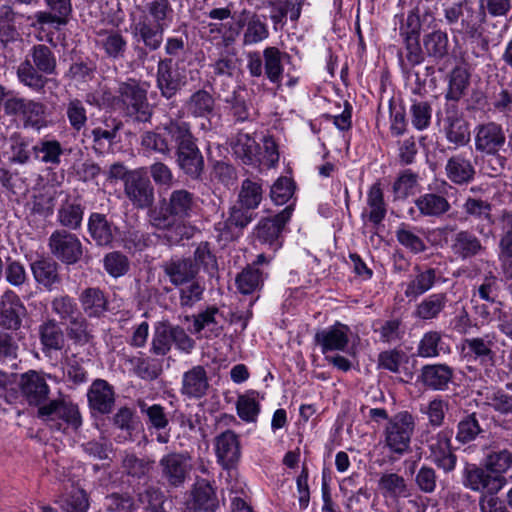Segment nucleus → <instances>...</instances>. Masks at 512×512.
Here are the masks:
<instances>
[{
    "instance_id": "nucleus-1",
    "label": "nucleus",
    "mask_w": 512,
    "mask_h": 512,
    "mask_svg": "<svg viewBox=\"0 0 512 512\" xmlns=\"http://www.w3.org/2000/svg\"><path fill=\"white\" fill-rule=\"evenodd\" d=\"M198 199L185 188L172 190L167 197L148 211V221L152 227L162 231H174L179 239L192 236L191 218L197 215Z\"/></svg>"
},
{
    "instance_id": "nucleus-2",
    "label": "nucleus",
    "mask_w": 512,
    "mask_h": 512,
    "mask_svg": "<svg viewBox=\"0 0 512 512\" xmlns=\"http://www.w3.org/2000/svg\"><path fill=\"white\" fill-rule=\"evenodd\" d=\"M171 136L174 140L173 152L179 170L191 180H201L205 162L190 122L186 121L183 129H177Z\"/></svg>"
},
{
    "instance_id": "nucleus-3",
    "label": "nucleus",
    "mask_w": 512,
    "mask_h": 512,
    "mask_svg": "<svg viewBox=\"0 0 512 512\" xmlns=\"http://www.w3.org/2000/svg\"><path fill=\"white\" fill-rule=\"evenodd\" d=\"M117 104L124 116L138 123L150 122L153 115L152 105L147 99V90L130 79L118 88Z\"/></svg>"
},
{
    "instance_id": "nucleus-4",
    "label": "nucleus",
    "mask_w": 512,
    "mask_h": 512,
    "mask_svg": "<svg viewBox=\"0 0 512 512\" xmlns=\"http://www.w3.org/2000/svg\"><path fill=\"white\" fill-rule=\"evenodd\" d=\"M415 427V418L410 412L394 414L388 419L383 431L385 447L399 457L410 453Z\"/></svg>"
},
{
    "instance_id": "nucleus-5",
    "label": "nucleus",
    "mask_w": 512,
    "mask_h": 512,
    "mask_svg": "<svg viewBox=\"0 0 512 512\" xmlns=\"http://www.w3.org/2000/svg\"><path fill=\"white\" fill-rule=\"evenodd\" d=\"M38 416L49 423L51 429L66 432L68 428L77 430L82 425V417L77 405L54 399L38 408Z\"/></svg>"
},
{
    "instance_id": "nucleus-6",
    "label": "nucleus",
    "mask_w": 512,
    "mask_h": 512,
    "mask_svg": "<svg viewBox=\"0 0 512 512\" xmlns=\"http://www.w3.org/2000/svg\"><path fill=\"white\" fill-rule=\"evenodd\" d=\"M255 217L256 213L252 210L237 203L233 204L228 210L227 217L214 226L217 242L226 246L228 243L238 240Z\"/></svg>"
},
{
    "instance_id": "nucleus-7",
    "label": "nucleus",
    "mask_w": 512,
    "mask_h": 512,
    "mask_svg": "<svg viewBox=\"0 0 512 512\" xmlns=\"http://www.w3.org/2000/svg\"><path fill=\"white\" fill-rule=\"evenodd\" d=\"M443 123V132L448 143L454 148L464 147L471 140L470 125L456 103L446 102L442 112L437 113Z\"/></svg>"
},
{
    "instance_id": "nucleus-8",
    "label": "nucleus",
    "mask_w": 512,
    "mask_h": 512,
    "mask_svg": "<svg viewBox=\"0 0 512 512\" xmlns=\"http://www.w3.org/2000/svg\"><path fill=\"white\" fill-rule=\"evenodd\" d=\"M173 343L184 352H190L195 345L194 340L182 327L171 325L169 322H159L154 330L151 352L164 356L170 351Z\"/></svg>"
},
{
    "instance_id": "nucleus-9",
    "label": "nucleus",
    "mask_w": 512,
    "mask_h": 512,
    "mask_svg": "<svg viewBox=\"0 0 512 512\" xmlns=\"http://www.w3.org/2000/svg\"><path fill=\"white\" fill-rule=\"evenodd\" d=\"M186 120L182 117L169 118L154 131H146L141 135V146L148 151H153L165 157H171L174 140L171 134L177 129L182 130Z\"/></svg>"
},
{
    "instance_id": "nucleus-10",
    "label": "nucleus",
    "mask_w": 512,
    "mask_h": 512,
    "mask_svg": "<svg viewBox=\"0 0 512 512\" xmlns=\"http://www.w3.org/2000/svg\"><path fill=\"white\" fill-rule=\"evenodd\" d=\"M51 254L60 262L73 265L83 255V245L77 235L66 229L53 231L48 239Z\"/></svg>"
},
{
    "instance_id": "nucleus-11",
    "label": "nucleus",
    "mask_w": 512,
    "mask_h": 512,
    "mask_svg": "<svg viewBox=\"0 0 512 512\" xmlns=\"http://www.w3.org/2000/svg\"><path fill=\"white\" fill-rule=\"evenodd\" d=\"M188 452H170L159 460L162 479L171 487H183L192 470Z\"/></svg>"
},
{
    "instance_id": "nucleus-12",
    "label": "nucleus",
    "mask_w": 512,
    "mask_h": 512,
    "mask_svg": "<svg viewBox=\"0 0 512 512\" xmlns=\"http://www.w3.org/2000/svg\"><path fill=\"white\" fill-rule=\"evenodd\" d=\"M293 206L288 205L274 217L262 218L254 228V236L262 244L276 251L283 244L282 231L290 220Z\"/></svg>"
},
{
    "instance_id": "nucleus-13",
    "label": "nucleus",
    "mask_w": 512,
    "mask_h": 512,
    "mask_svg": "<svg viewBox=\"0 0 512 512\" xmlns=\"http://www.w3.org/2000/svg\"><path fill=\"white\" fill-rule=\"evenodd\" d=\"M124 193L136 209L153 208L154 187L143 171L128 172L124 179Z\"/></svg>"
},
{
    "instance_id": "nucleus-14",
    "label": "nucleus",
    "mask_w": 512,
    "mask_h": 512,
    "mask_svg": "<svg viewBox=\"0 0 512 512\" xmlns=\"http://www.w3.org/2000/svg\"><path fill=\"white\" fill-rule=\"evenodd\" d=\"M502 475L493 473L488 467L466 463L463 471V485L476 492L496 494L504 486Z\"/></svg>"
},
{
    "instance_id": "nucleus-15",
    "label": "nucleus",
    "mask_w": 512,
    "mask_h": 512,
    "mask_svg": "<svg viewBox=\"0 0 512 512\" xmlns=\"http://www.w3.org/2000/svg\"><path fill=\"white\" fill-rule=\"evenodd\" d=\"M452 431L440 430L426 440L429 451V459L445 473L454 471L457 464V456L451 445Z\"/></svg>"
},
{
    "instance_id": "nucleus-16",
    "label": "nucleus",
    "mask_w": 512,
    "mask_h": 512,
    "mask_svg": "<svg viewBox=\"0 0 512 512\" xmlns=\"http://www.w3.org/2000/svg\"><path fill=\"white\" fill-rule=\"evenodd\" d=\"M507 137L503 126L489 121L476 125L474 128V146L480 154H497L505 151Z\"/></svg>"
},
{
    "instance_id": "nucleus-17",
    "label": "nucleus",
    "mask_w": 512,
    "mask_h": 512,
    "mask_svg": "<svg viewBox=\"0 0 512 512\" xmlns=\"http://www.w3.org/2000/svg\"><path fill=\"white\" fill-rule=\"evenodd\" d=\"M26 316L27 308L20 297L12 290L5 291L0 297V327L17 332Z\"/></svg>"
},
{
    "instance_id": "nucleus-18",
    "label": "nucleus",
    "mask_w": 512,
    "mask_h": 512,
    "mask_svg": "<svg viewBox=\"0 0 512 512\" xmlns=\"http://www.w3.org/2000/svg\"><path fill=\"white\" fill-rule=\"evenodd\" d=\"M88 233L99 247H113L120 235L119 227L106 214L92 212L87 222Z\"/></svg>"
},
{
    "instance_id": "nucleus-19",
    "label": "nucleus",
    "mask_w": 512,
    "mask_h": 512,
    "mask_svg": "<svg viewBox=\"0 0 512 512\" xmlns=\"http://www.w3.org/2000/svg\"><path fill=\"white\" fill-rule=\"evenodd\" d=\"M22 397L32 406L45 405L50 389L42 374L29 370L20 375L18 383Z\"/></svg>"
},
{
    "instance_id": "nucleus-20",
    "label": "nucleus",
    "mask_w": 512,
    "mask_h": 512,
    "mask_svg": "<svg viewBox=\"0 0 512 512\" xmlns=\"http://www.w3.org/2000/svg\"><path fill=\"white\" fill-rule=\"evenodd\" d=\"M440 279L441 273L438 269L415 265L404 294L408 299L415 300L431 290Z\"/></svg>"
},
{
    "instance_id": "nucleus-21",
    "label": "nucleus",
    "mask_w": 512,
    "mask_h": 512,
    "mask_svg": "<svg viewBox=\"0 0 512 512\" xmlns=\"http://www.w3.org/2000/svg\"><path fill=\"white\" fill-rule=\"evenodd\" d=\"M164 274L171 284L176 287L183 286L194 280L199 273L196 263L191 257L174 256L161 265Z\"/></svg>"
},
{
    "instance_id": "nucleus-22",
    "label": "nucleus",
    "mask_w": 512,
    "mask_h": 512,
    "mask_svg": "<svg viewBox=\"0 0 512 512\" xmlns=\"http://www.w3.org/2000/svg\"><path fill=\"white\" fill-rule=\"evenodd\" d=\"M350 328L340 322L316 332L314 341L326 356L328 352L345 351L349 343Z\"/></svg>"
},
{
    "instance_id": "nucleus-23",
    "label": "nucleus",
    "mask_w": 512,
    "mask_h": 512,
    "mask_svg": "<svg viewBox=\"0 0 512 512\" xmlns=\"http://www.w3.org/2000/svg\"><path fill=\"white\" fill-rule=\"evenodd\" d=\"M187 508L194 512H216L219 500L216 489L206 479H197L191 490Z\"/></svg>"
},
{
    "instance_id": "nucleus-24",
    "label": "nucleus",
    "mask_w": 512,
    "mask_h": 512,
    "mask_svg": "<svg viewBox=\"0 0 512 512\" xmlns=\"http://www.w3.org/2000/svg\"><path fill=\"white\" fill-rule=\"evenodd\" d=\"M215 451L218 462L224 469L232 468L240 459L241 450L238 435L226 430L215 438Z\"/></svg>"
},
{
    "instance_id": "nucleus-25",
    "label": "nucleus",
    "mask_w": 512,
    "mask_h": 512,
    "mask_svg": "<svg viewBox=\"0 0 512 512\" xmlns=\"http://www.w3.org/2000/svg\"><path fill=\"white\" fill-rule=\"evenodd\" d=\"M454 370L445 363L424 365L419 374V381L433 391H445L452 382Z\"/></svg>"
},
{
    "instance_id": "nucleus-26",
    "label": "nucleus",
    "mask_w": 512,
    "mask_h": 512,
    "mask_svg": "<svg viewBox=\"0 0 512 512\" xmlns=\"http://www.w3.org/2000/svg\"><path fill=\"white\" fill-rule=\"evenodd\" d=\"M41 350L45 355L61 351L65 346V334L61 324L54 318H46L37 328Z\"/></svg>"
},
{
    "instance_id": "nucleus-27",
    "label": "nucleus",
    "mask_w": 512,
    "mask_h": 512,
    "mask_svg": "<svg viewBox=\"0 0 512 512\" xmlns=\"http://www.w3.org/2000/svg\"><path fill=\"white\" fill-rule=\"evenodd\" d=\"M87 397L91 410L100 414L112 412L115 404V391L106 380H94L88 390Z\"/></svg>"
},
{
    "instance_id": "nucleus-28",
    "label": "nucleus",
    "mask_w": 512,
    "mask_h": 512,
    "mask_svg": "<svg viewBox=\"0 0 512 512\" xmlns=\"http://www.w3.org/2000/svg\"><path fill=\"white\" fill-rule=\"evenodd\" d=\"M233 155L244 165L256 166L259 161L260 145L250 133L237 132L229 140Z\"/></svg>"
},
{
    "instance_id": "nucleus-29",
    "label": "nucleus",
    "mask_w": 512,
    "mask_h": 512,
    "mask_svg": "<svg viewBox=\"0 0 512 512\" xmlns=\"http://www.w3.org/2000/svg\"><path fill=\"white\" fill-rule=\"evenodd\" d=\"M209 387L206 369L196 365L183 374L180 392L187 398L200 399L207 394Z\"/></svg>"
},
{
    "instance_id": "nucleus-30",
    "label": "nucleus",
    "mask_w": 512,
    "mask_h": 512,
    "mask_svg": "<svg viewBox=\"0 0 512 512\" xmlns=\"http://www.w3.org/2000/svg\"><path fill=\"white\" fill-rule=\"evenodd\" d=\"M450 249L461 260L471 259L485 251L481 240L470 230L457 231L451 240Z\"/></svg>"
},
{
    "instance_id": "nucleus-31",
    "label": "nucleus",
    "mask_w": 512,
    "mask_h": 512,
    "mask_svg": "<svg viewBox=\"0 0 512 512\" xmlns=\"http://www.w3.org/2000/svg\"><path fill=\"white\" fill-rule=\"evenodd\" d=\"M148 24L140 32H163L172 22L173 10L168 0H153L147 4Z\"/></svg>"
},
{
    "instance_id": "nucleus-32",
    "label": "nucleus",
    "mask_w": 512,
    "mask_h": 512,
    "mask_svg": "<svg viewBox=\"0 0 512 512\" xmlns=\"http://www.w3.org/2000/svg\"><path fill=\"white\" fill-rule=\"evenodd\" d=\"M447 178L456 185H467L471 183L476 170L471 160L463 153L451 156L445 165Z\"/></svg>"
},
{
    "instance_id": "nucleus-33",
    "label": "nucleus",
    "mask_w": 512,
    "mask_h": 512,
    "mask_svg": "<svg viewBox=\"0 0 512 512\" xmlns=\"http://www.w3.org/2000/svg\"><path fill=\"white\" fill-rule=\"evenodd\" d=\"M83 313L88 318H101L109 309L107 294L98 287H88L79 295Z\"/></svg>"
},
{
    "instance_id": "nucleus-34",
    "label": "nucleus",
    "mask_w": 512,
    "mask_h": 512,
    "mask_svg": "<svg viewBox=\"0 0 512 512\" xmlns=\"http://www.w3.org/2000/svg\"><path fill=\"white\" fill-rule=\"evenodd\" d=\"M414 204L423 217L441 218L451 210V204L442 193L426 192L414 200Z\"/></svg>"
},
{
    "instance_id": "nucleus-35",
    "label": "nucleus",
    "mask_w": 512,
    "mask_h": 512,
    "mask_svg": "<svg viewBox=\"0 0 512 512\" xmlns=\"http://www.w3.org/2000/svg\"><path fill=\"white\" fill-rule=\"evenodd\" d=\"M45 2L52 12L36 13V22L41 29L44 24H51L58 29L69 22L72 13L71 0H45Z\"/></svg>"
},
{
    "instance_id": "nucleus-36",
    "label": "nucleus",
    "mask_w": 512,
    "mask_h": 512,
    "mask_svg": "<svg viewBox=\"0 0 512 512\" xmlns=\"http://www.w3.org/2000/svg\"><path fill=\"white\" fill-rule=\"evenodd\" d=\"M503 232L499 239V260L506 275L512 279V211H503L500 218Z\"/></svg>"
},
{
    "instance_id": "nucleus-37",
    "label": "nucleus",
    "mask_w": 512,
    "mask_h": 512,
    "mask_svg": "<svg viewBox=\"0 0 512 512\" xmlns=\"http://www.w3.org/2000/svg\"><path fill=\"white\" fill-rule=\"evenodd\" d=\"M494 336L486 334L483 337L466 338L463 341L464 349L468 354L484 366H493L496 354L492 350Z\"/></svg>"
},
{
    "instance_id": "nucleus-38",
    "label": "nucleus",
    "mask_w": 512,
    "mask_h": 512,
    "mask_svg": "<svg viewBox=\"0 0 512 512\" xmlns=\"http://www.w3.org/2000/svg\"><path fill=\"white\" fill-rule=\"evenodd\" d=\"M218 316H222L218 307L208 306L205 310L193 316V332L198 334L205 331L207 338L220 336L223 327L218 320Z\"/></svg>"
},
{
    "instance_id": "nucleus-39",
    "label": "nucleus",
    "mask_w": 512,
    "mask_h": 512,
    "mask_svg": "<svg viewBox=\"0 0 512 512\" xmlns=\"http://www.w3.org/2000/svg\"><path fill=\"white\" fill-rule=\"evenodd\" d=\"M59 264L51 258H41L31 264V270L37 283L52 290L61 283Z\"/></svg>"
},
{
    "instance_id": "nucleus-40",
    "label": "nucleus",
    "mask_w": 512,
    "mask_h": 512,
    "mask_svg": "<svg viewBox=\"0 0 512 512\" xmlns=\"http://www.w3.org/2000/svg\"><path fill=\"white\" fill-rule=\"evenodd\" d=\"M448 302V295L445 292L430 294L417 304L414 316L424 321L437 319L446 309Z\"/></svg>"
},
{
    "instance_id": "nucleus-41",
    "label": "nucleus",
    "mask_w": 512,
    "mask_h": 512,
    "mask_svg": "<svg viewBox=\"0 0 512 512\" xmlns=\"http://www.w3.org/2000/svg\"><path fill=\"white\" fill-rule=\"evenodd\" d=\"M470 85V73L466 66L458 65L452 69L448 76V89L445 99L449 103H456L465 95Z\"/></svg>"
},
{
    "instance_id": "nucleus-42",
    "label": "nucleus",
    "mask_w": 512,
    "mask_h": 512,
    "mask_svg": "<svg viewBox=\"0 0 512 512\" xmlns=\"http://www.w3.org/2000/svg\"><path fill=\"white\" fill-rule=\"evenodd\" d=\"M157 85L166 98H171L180 89L181 79L178 72L172 68V60L165 59L158 63Z\"/></svg>"
},
{
    "instance_id": "nucleus-43",
    "label": "nucleus",
    "mask_w": 512,
    "mask_h": 512,
    "mask_svg": "<svg viewBox=\"0 0 512 512\" xmlns=\"http://www.w3.org/2000/svg\"><path fill=\"white\" fill-rule=\"evenodd\" d=\"M263 200L261 179L246 178L242 181L236 203L254 212Z\"/></svg>"
},
{
    "instance_id": "nucleus-44",
    "label": "nucleus",
    "mask_w": 512,
    "mask_h": 512,
    "mask_svg": "<svg viewBox=\"0 0 512 512\" xmlns=\"http://www.w3.org/2000/svg\"><path fill=\"white\" fill-rule=\"evenodd\" d=\"M449 352V346L444 343L442 333L436 330L425 332L417 345V355L421 358H436Z\"/></svg>"
},
{
    "instance_id": "nucleus-45",
    "label": "nucleus",
    "mask_w": 512,
    "mask_h": 512,
    "mask_svg": "<svg viewBox=\"0 0 512 512\" xmlns=\"http://www.w3.org/2000/svg\"><path fill=\"white\" fill-rule=\"evenodd\" d=\"M367 205L370 208L369 213L363 212L362 218L367 217L368 221L374 226H378L384 220L387 208L384 201V194L380 183H374L367 193Z\"/></svg>"
},
{
    "instance_id": "nucleus-46",
    "label": "nucleus",
    "mask_w": 512,
    "mask_h": 512,
    "mask_svg": "<svg viewBox=\"0 0 512 512\" xmlns=\"http://www.w3.org/2000/svg\"><path fill=\"white\" fill-rule=\"evenodd\" d=\"M484 433L485 430L480 425L477 413H466L457 423L455 440L465 445L483 436Z\"/></svg>"
},
{
    "instance_id": "nucleus-47",
    "label": "nucleus",
    "mask_w": 512,
    "mask_h": 512,
    "mask_svg": "<svg viewBox=\"0 0 512 512\" xmlns=\"http://www.w3.org/2000/svg\"><path fill=\"white\" fill-rule=\"evenodd\" d=\"M501 288L502 280L492 272H489L482 278L481 282L475 286L472 301L477 302V299H479L493 305L498 302Z\"/></svg>"
},
{
    "instance_id": "nucleus-48",
    "label": "nucleus",
    "mask_w": 512,
    "mask_h": 512,
    "mask_svg": "<svg viewBox=\"0 0 512 512\" xmlns=\"http://www.w3.org/2000/svg\"><path fill=\"white\" fill-rule=\"evenodd\" d=\"M84 209V206L79 202L65 201L57 211V221L67 230H79L82 227Z\"/></svg>"
},
{
    "instance_id": "nucleus-49",
    "label": "nucleus",
    "mask_w": 512,
    "mask_h": 512,
    "mask_svg": "<svg viewBox=\"0 0 512 512\" xmlns=\"http://www.w3.org/2000/svg\"><path fill=\"white\" fill-rule=\"evenodd\" d=\"M373 330L379 334L381 342L388 344L401 341L405 335V325L401 318L377 320L373 324Z\"/></svg>"
},
{
    "instance_id": "nucleus-50",
    "label": "nucleus",
    "mask_w": 512,
    "mask_h": 512,
    "mask_svg": "<svg viewBox=\"0 0 512 512\" xmlns=\"http://www.w3.org/2000/svg\"><path fill=\"white\" fill-rule=\"evenodd\" d=\"M34 157L42 163L57 166L64 149L57 140H41L32 147Z\"/></svg>"
},
{
    "instance_id": "nucleus-51",
    "label": "nucleus",
    "mask_w": 512,
    "mask_h": 512,
    "mask_svg": "<svg viewBox=\"0 0 512 512\" xmlns=\"http://www.w3.org/2000/svg\"><path fill=\"white\" fill-rule=\"evenodd\" d=\"M188 112L194 117H209L214 112L215 100L206 90L194 92L186 103Z\"/></svg>"
},
{
    "instance_id": "nucleus-52",
    "label": "nucleus",
    "mask_w": 512,
    "mask_h": 512,
    "mask_svg": "<svg viewBox=\"0 0 512 512\" xmlns=\"http://www.w3.org/2000/svg\"><path fill=\"white\" fill-rule=\"evenodd\" d=\"M282 53L276 47H267L263 51L264 74L273 84L280 85L283 76Z\"/></svg>"
},
{
    "instance_id": "nucleus-53",
    "label": "nucleus",
    "mask_w": 512,
    "mask_h": 512,
    "mask_svg": "<svg viewBox=\"0 0 512 512\" xmlns=\"http://www.w3.org/2000/svg\"><path fill=\"white\" fill-rule=\"evenodd\" d=\"M378 487L384 496L396 498L408 495L406 481L397 473H383L378 480Z\"/></svg>"
},
{
    "instance_id": "nucleus-54",
    "label": "nucleus",
    "mask_w": 512,
    "mask_h": 512,
    "mask_svg": "<svg viewBox=\"0 0 512 512\" xmlns=\"http://www.w3.org/2000/svg\"><path fill=\"white\" fill-rule=\"evenodd\" d=\"M209 18L213 20L209 23L210 32H235L243 28L241 20L238 21L237 28L233 26L234 16L231 14V10L228 7L212 9L209 12Z\"/></svg>"
},
{
    "instance_id": "nucleus-55",
    "label": "nucleus",
    "mask_w": 512,
    "mask_h": 512,
    "mask_svg": "<svg viewBox=\"0 0 512 512\" xmlns=\"http://www.w3.org/2000/svg\"><path fill=\"white\" fill-rule=\"evenodd\" d=\"M67 321V335L75 344L85 345L91 341L93 336L89 331V323L81 312Z\"/></svg>"
},
{
    "instance_id": "nucleus-56",
    "label": "nucleus",
    "mask_w": 512,
    "mask_h": 512,
    "mask_svg": "<svg viewBox=\"0 0 512 512\" xmlns=\"http://www.w3.org/2000/svg\"><path fill=\"white\" fill-rule=\"evenodd\" d=\"M262 284H263L262 272L254 266L246 267L236 277L237 288H238L239 292L242 294H252L256 290H258Z\"/></svg>"
},
{
    "instance_id": "nucleus-57",
    "label": "nucleus",
    "mask_w": 512,
    "mask_h": 512,
    "mask_svg": "<svg viewBox=\"0 0 512 512\" xmlns=\"http://www.w3.org/2000/svg\"><path fill=\"white\" fill-rule=\"evenodd\" d=\"M154 464L153 460L148 458H139L133 453H126L122 459V468L124 472L134 478L141 479L147 476Z\"/></svg>"
},
{
    "instance_id": "nucleus-58",
    "label": "nucleus",
    "mask_w": 512,
    "mask_h": 512,
    "mask_svg": "<svg viewBox=\"0 0 512 512\" xmlns=\"http://www.w3.org/2000/svg\"><path fill=\"white\" fill-rule=\"evenodd\" d=\"M128 362L132 366L133 372L143 380H154L161 373V365L157 360L149 357H131Z\"/></svg>"
},
{
    "instance_id": "nucleus-59",
    "label": "nucleus",
    "mask_w": 512,
    "mask_h": 512,
    "mask_svg": "<svg viewBox=\"0 0 512 512\" xmlns=\"http://www.w3.org/2000/svg\"><path fill=\"white\" fill-rule=\"evenodd\" d=\"M258 393L249 391L240 395L237 399L236 409L238 416L246 422H254L260 412V404L257 401Z\"/></svg>"
},
{
    "instance_id": "nucleus-60",
    "label": "nucleus",
    "mask_w": 512,
    "mask_h": 512,
    "mask_svg": "<svg viewBox=\"0 0 512 512\" xmlns=\"http://www.w3.org/2000/svg\"><path fill=\"white\" fill-rule=\"evenodd\" d=\"M464 212L467 216L476 220L486 222L488 225L494 223L491 211L492 205L485 200L469 197L463 204Z\"/></svg>"
},
{
    "instance_id": "nucleus-61",
    "label": "nucleus",
    "mask_w": 512,
    "mask_h": 512,
    "mask_svg": "<svg viewBox=\"0 0 512 512\" xmlns=\"http://www.w3.org/2000/svg\"><path fill=\"white\" fill-rule=\"evenodd\" d=\"M205 286L197 280L179 286V305L181 308H192L196 303L203 299Z\"/></svg>"
},
{
    "instance_id": "nucleus-62",
    "label": "nucleus",
    "mask_w": 512,
    "mask_h": 512,
    "mask_svg": "<svg viewBox=\"0 0 512 512\" xmlns=\"http://www.w3.org/2000/svg\"><path fill=\"white\" fill-rule=\"evenodd\" d=\"M449 409V403L441 397H435L425 407H421L420 411L426 414L429 424L438 428L444 424L446 413Z\"/></svg>"
},
{
    "instance_id": "nucleus-63",
    "label": "nucleus",
    "mask_w": 512,
    "mask_h": 512,
    "mask_svg": "<svg viewBox=\"0 0 512 512\" xmlns=\"http://www.w3.org/2000/svg\"><path fill=\"white\" fill-rule=\"evenodd\" d=\"M40 71L31 64L29 60H25L18 67V77L19 80L26 86L34 90H41L46 85V78L42 76Z\"/></svg>"
},
{
    "instance_id": "nucleus-64",
    "label": "nucleus",
    "mask_w": 512,
    "mask_h": 512,
    "mask_svg": "<svg viewBox=\"0 0 512 512\" xmlns=\"http://www.w3.org/2000/svg\"><path fill=\"white\" fill-rule=\"evenodd\" d=\"M22 118L25 127L39 130L45 125V106L42 103L27 100Z\"/></svg>"
}]
</instances>
